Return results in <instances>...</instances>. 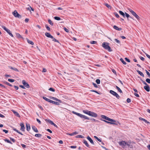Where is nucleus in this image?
I'll return each instance as SVG.
<instances>
[{"label":"nucleus","instance_id":"nucleus-22","mask_svg":"<svg viewBox=\"0 0 150 150\" xmlns=\"http://www.w3.org/2000/svg\"><path fill=\"white\" fill-rule=\"evenodd\" d=\"M81 118L84 119H85L90 120L89 118L87 117V116L83 115H82V117H81Z\"/></svg>","mask_w":150,"mask_h":150},{"label":"nucleus","instance_id":"nucleus-57","mask_svg":"<svg viewBox=\"0 0 150 150\" xmlns=\"http://www.w3.org/2000/svg\"><path fill=\"white\" fill-rule=\"evenodd\" d=\"M127 102L128 103H129L131 102V99L129 98H128L127 100Z\"/></svg>","mask_w":150,"mask_h":150},{"label":"nucleus","instance_id":"nucleus-50","mask_svg":"<svg viewBox=\"0 0 150 150\" xmlns=\"http://www.w3.org/2000/svg\"><path fill=\"white\" fill-rule=\"evenodd\" d=\"M52 39H53L52 40L53 41H54V42H59V41L55 39V38H54L53 37V38H52Z\"/></svg>","mask_w":150,"mask_h":150},{"label":"nucleus","instance_id":"nucleus-36","mask_svg":"<svg viewBox=\"0 0 150 150\" xmlns=\"http://www.w3.org/2000/svg\"><path fill=\"white\" fill-rule=\"evenodd\" d=\"M145 71L147 75L148 76V77L150 78V73L146 70H145Z\"/></svg>","mask_w":150,"mask_h":150},{"label":"nucleus","instance_id":"nucleus-8","mask_svg":"<svg viewBox=\"0 0 150 150\" xmlns=\"http://www.w3.org/2000/svg\"><path fill=\"white\" fill-rule=\"evenodd\" d=\"M89 112V115L90 116L94 117H96L97 116V115L94 112L90 111V112Z\"/></svg>","mask_w":150,"mask_h":150},{"label":"nucleus","instance_id":"nucleus-38","mask_svg":"<svg viewBox=\"0 0 150 150\" xmlns=\"http://www.w3.org/2000/svg\"><path fill=\"white\" fill-rule=\"evenodd\" d=\"M13 130L16 132H17V133H18L20 134L21 135H23V134L20 132L19 131H18V130H17V129H13Z\"/></svg>","mask_w":150,"mask_h":150},{"label":"nucleus","instance_id":"nucleus-4","mask_svg":"<svg viewBox=\"0 0 150 150\" xmlns=\"http://www.w3.org/2000/svg\"><path fill=\"white\" fill-rule=\"evenodd\" d=\"M1 27L9 34L12 37H13V35L11 33V31L9 30L6 28V27L4 26H2Z\"/></svg>","mask_w":150,"mask_h":150},{"label":"nucleus","instance_id":"nucleus-26","mask_svg":"<svg viewBox=\"0 0 150 150\" xmlns=\"http://www.w3.org/2000/svg\"><path fill=\"white\" fill-rule=\"evenodd\" d=\"M125 16H126L127 18V19H128V18L129 17L131 18H132L129 15L128 13H127L126 12H125Z\"/></svg>","mask_w":150,"mask_h":150},{"label":"nucleus","instance_id":"nucleus-25","mask_svg":"<svg viewBox=\"0 0 150 150\" xmlns=\"http://www.w3.org/2000/svg\"><path fill=\"white\" fill-rule=\"evenodd\" d=\"M83 112L85 114H88L89 115V112H90V111H88L87 110H83Z\"/></svg>","mask_w":150,"mask_h":150},{"label":"nucleus","instance_id":"nucleus-24","mask_svg":"<svg viewBox=\"0 0 150 150\" xmlns=\"http://www.w3.org/2000/svg\"><path fill=\"white\" fill-rule=\"evenodd\" d=\"M13 112L15 114V115L17 117H19L20 115L18 113V112H16V111L14 110H13Z\"/></svg>","mask_w":150,"mask_h":150},{"label":"nucleus","instance_id":"nucleus-3","mask_svg":"<svg viewBox=\"0 0 150 150\" xmlns=\"http://www.w3.org/2000/svg\"><path fill=\"white\" fill-rule=\"evenodd\" d=\"M119 144L122 146L123 148H124V147H125L127 145L129 146V144H128L127 142H125L124 141H122L121 142H118Z\"/></svg>","mask_w":150,"mask_h":150},{"label":"nucleus","instance_id":"nucleus-49","mask_svg":"<svg viewBox=\"0 0 150 150\" xmlns=\"http://www.w3.org/2000/svg\"><path fill=\"white\" fill-rule=\"evenodd\" d=\"M52 103L54 104H56V105H59V103L58 102H55V101H53Z\"/></svg>","mask_w":150,"mask_h":150},{"label":"nucleus","instance_id":"nucleus-33","mask_svg":"<svg viewBox=\"0 0 150 150\" xmlns=\"http://www.w3.org/2000/svg\"><path fill=\"white\" fill-rule=\"evenodd\" d=\"M54 19L55 20H58V21L60 20L61 19L60 18L58 17H57V16L54 17Z\"/></svg>","mask_w":150,"mask_h":150},{"label":"nucleus","instance_id":"nucleus-63","mask_svg":"<svg viewBox=\"0 0 150 150\" xmlns=\"http://www.w3.org/2000/svg\"><path fill=\"white\" fill-rule=\"evenodd\" d=\"M67 134L68 135H70V136L74 135L73 132L72 133H68Z\"/></svg>","mask_w":150,"mask_h":150},{"label":"nucleus","instance_id":"nucleus-18","mask_svg":"<svg viewBox=\"0 0 150 150\" xmlns=\"http://www.w3.org/2000/svg\"><path fill=\"white\" fill-rule=\"evenodd\" d=\"M137 71L140 75L142 76L143 77H144V75L143 74V73L142 72H141V71H140L138 70H137Z\"/></svg>","mask_w":150,"mask_h":150},{"label":"nucleus","instance_id":"nucleus-9","mask_svg":"<svg viewBox=\"0 0 150 150\" xmlns=\"http://www.w3.org/2000/svg\"><path fill=\"white\" fill-rule=\"evenodd\" d=\"M20 126H21V130L24 132L25 128L24 127V124L22 123H21L20 125Z\"/></svg>","mask_w":150,"mask_h":150},{"label":"nucleus","instance_id":"nucleus-39","mask_svg":"<svg viewBox=\"0 0 150 150\" xmlns=\"http://www.w3.org/2000/svg\"><path fill=\"white\" fill-rule=\"evenodd\" d=\"M45 26L46 28L47 29V30L49 31H50V28L47 25H45Z\"/></svg>","mask_w":150,"mask_h":150},{"label":"nucleus","instance_id":"nucleus-6","mask_svg":"<svg viewBox=\"0 0 150 150\" xmlns=\"http://www.w3.org/2000/svg\"><path fill=\"white\" fill-rule=\"evenodd\" d=\"M13 14L16 17H17L19 18H21V16L15 10L13 12Z\"/></svg>","mask_w":150,"mask_h":150},{"label":"nucleus","instance_id":"nucleus-61","mask_svg":"<svg viewBox=\"0 0 150 150\" xmlns=\"http://www.w3.org/2000/svg\"><path fill=\"white\" fill-rule=\"evenodd\" d=\"M134 95L137 97H139V95L137 93H134Z\"/></svg>","mask_w":150,"mask_h":150},{"label":"nucleus","instance_id":"nucleus-45","mask_svg":"<svg viewBox=\"0 0 150 150\" xmlns=\"http://www.w3.org/2000/svg\"><path fill=\"white\" fill-rule=\"evenodd\" d=\"M114 14L115 15V16L117 18H118L119 17V15H118V13H117L116 12H115L114 13Z\"/></svg>","mask_w":150,"mask_h":150},{"label":"nucleus","instance_id":"nucleus-10","mask_svg":"<svg viewBox=\"0 0 150 150\" xmlns=\"http://www.w3.org/2000/svg\"><path fill=\"white\" fill-rule=\"evenodd\" d=\"M45 35L48 38H53V36L51 35L49 33L46 32L45 33Z\"/></svg>","mask_w":150,"mask_h":150},{"label":"nucleus","instance_id":"nucleus-7","mask_svg":"<svg viewBox=\"0 0 150 150\" xmlns=\"http://www.w3.org/2000/svg\"><path fill=\"white\" fill-rule=\"evenodd\" d=\"M22 83L24 86L27 88H30L29 85L24 80L22 81Z\"/></svg>","mask_w":150,"mask_h":150},{"label":"nucleus","instance_id":"nucleus-12","mask_svg":"<svg viewBox=\"0 0 150 150\" xmlns=\"http://www.w3.org/2000/svg\"><path fill=\"white\" fill-rule=\"evenodd\" d=\"M32 127L33 130L36 132H38V130L37 129L36 127L34 126H32Z\"/></svg>","mask_w":150,"mask_h":150},{"label":"nucleus","instance_id":"nucleus-35","mask_svg":"<svg viewBox=\"0 0 150 150\" xmlns=\"http://www.w3.org/2000/svg\"><path fill=\"white\" fill-rule=\"evenodd\" d=\"M48 22L51 25H52V26L53 25V23L52 22V21H51V20L49 19L48 20Z\"/></svg>","mask_w":150,"mask_h":150},{"label":"nucleus","instance_id":"nucleus-53","mask_svg":"<svg viewBox=\"0 0 150 150\" xmlns=\"http://www.w3.org/2000/svg\"><path fill=\"white\" fill-rule=\"evenodd\" d=\"M49 90L50 91H52L53 92H54L55 91L54 89L52 88H50Z\"/></svg>","mask_w":150,"mask_h":150},{"label":"nucleus","instance_id":"nucleus-54","mask_svg":"<svg viewBox=\"0 0 150 150\" xmlns=\"http://www.w3.org/2000/svg\"><path fill=\"white\" fill-rule=\"evenodd\" d=\"M50 124L52 125H53L54 126L56 127H57V125L55 124L54 122H50Z\"/></svg>","mask_w":150,"mask_h":150},{"label":"nucleus","instance_id":"nucleus-60","mask_svg":"<svg viewBox=\"0 0 150 150\" xmlns=\"http://www.w3.org/2000/svg\"><path fill=\"white\" fill-rule=\"evenodd\" d=\"M64 30L66 31V32H67L68 33L69 32V30L68 29H67L65 27H64Z\"/></svg>","mask_w":150,"mask_h":150},{"label":"nucleus","instance_id":"nucleus-46","mask_svg":"<svg viewBox=\"0 0 150 150\" xmlns=\"http://www.w3.org/2000/svg\"><path fill=\"white\" fill-rule=\"evenodd\" d=\"M96 82L98 84H99L100 83V80L99 79H97L96 80Z\"/></svg>","mask_w":150,"mask_h":150},{"label":"nucleus","instance_id":"nucleus-20","mask_svg":"<svg viewBox=\"0 0 150 150\" xmlns=\"http://www.w3.org/2000/svg\"><path fill=\"white\" fill-rule=\"evenodd\" d=\"M113 28L117 30H121V28H119L116 25H114L113 27Z\"/></svg>","mask_w":150,"mask_h":150},{"label":"nucleus","instance_id":"nucleus-48","mask_svg":"<svg viewBox=\"0 0 150 150\" xmlns=\"http://www.w3.org/2000/svg\"><path fill=\"white\" fill-rule=\"evenodd\" d=\"M146 81L149 83H150V79H146Z\"/></svg>","mask_w":150,"mask_h":150},{"label":"nucleus","instance_id":"nucleus-62","mask_svg":"<svg viewBox=\"0 0 150 150\" xmlns=\"http://www.w3.org/2000/svg\"><path fill=\"white\" fill-rule=\"evenodd\" d=\"M70 147L72 149H75L76 148V146H70Z\"/></svg>","mask_w":150,"mask_h":150},{"label":"nucleus","instance_id":"nucleus-13","mask_svg":"<svg viewBox=\"0 0 150 150\" xmlns=\"http://www.w3.org/2000/svg\"><path fill=\"white\" fill-rule=\"evenodd\" d=\"M144 88L147 91L149 92L150 91V88L148 85L145 86Z\"/></svg>","mask_w":150,"mask_h":150},{"label":"nucleus","instance_id":"nucleus-5","mask_svg":"<svg viewBox=\"0 0 150 150\" xmlns=\"http://www.w3.org/2000/svg\"><path fill=\"white\" fill-rule=\"evenodd\" d=\"M110 93L113 95L114 96H115L117 98L119 99L120 98L119 96L115 92L112 90H110Z\"/></svg>","mask_w":150,"mask_h":150},{"label":"nucleus","instance_id":"nucleus-19","mask_svg":"<svg viewBox=\"0 0 150 150\" xmlns=\"http://www.w3.org/2000/svg\"><path fill=\"white\" fill-rule=\"evenodd\" d=\"M119 13L122 16H123V17H125V13H124L122 11H119Z\"/></svg>","mask_w":150,"mask_h":150},{"label":"nucleus","instance_id":"nucleus-43","mask_svg":"<svg viewBox=\"0 0 150 150\" xmlns=\"http://www.w3.org/2000/svg\"><path fill=\"white\" fill-rule=\"evenodd\" d=\"M139 119L140 120L143 121H144L145 122H148L146 120L143 118H142L141 117H139Z\"/></svg>","mask_w":150,"mask_h":150},{"label":"nucleus","instance_id":"nucleus-29","mask_svg":"<svg viewBox=\"0 0 150 150\" xmlns=\"http://www.w3.org/2000/svg\"><path fill=\"white\" fill-rule=\"evenodd\" d=\"M16 36L17 38H22V36L18 33H17L16 34Z\"/></svg>","mask_w":150,"mask_h":150},{"label":"nucleus","instance_id":"nucleus-21","mask_svg":"<svg viewBox=\"0 0 150 150\" xmlns=\"http://www.w3.org/2000/svg\"><path fill=\"white\" fill-rule=\"evenodd\" d=\"M51 98L53 99L54 100H55L56 101H58L60 103H61V101L60 100L56 98H54V97H52Z\"/></svg>","mask_w":150,"mask_h":150},{"label":"nucleus","instance_id":"nucleus-14","mask_svg":"<svg viewBox=\"0 0 150 150\" xmlns=\"http://www.w3.org/2000/svg\"><path fill=\"white\" fill-rule=\"evenodd\" d=\"M87 139L92 144H94L93 141L90 137L88 136L87 137Z\"/></svg>","mask_w":150,"mask_h":150},{"label":"nucleus","instance_id":"nucleus-47","mask_svg":"<svg viewBox=\"0 0 150 150\" xmlns=\"http://www.w3.org/2000/svg\"><path fill=\"white\" fill-rule=\"evenodd\" d=\"M8 81L10 82H13L15 80H14L13 79H8Z\"/></svg>","mask_w":150,"mask_h":150},{"label":"nucleus","instance_id":"nucleus-31","mask_svg":"<svg viewBox=\"0 0 150 150\" xmlns=\"http://www.w3.org/2000/svg\"><path fill=\"white\" fill-rule=\"evenodd\" d=\"M120 60L124 64H126V62L123 59L120 58Z\"/></svg>","mask_w":150,"mask_h":150},{"label":"nucleus","instance_id":"nucleus-64","mask_svg":"<svg viewBox=\"0 0 150 150\" xmlns=\"http://www.w3.org/2000/svg\"><path fill=\"white\" fill-rule=\"evenodd\" d=\"M112 71L115 74H116V71L114 69H112Z\"/></svg>","mask_w":150,"mask_h":150},{"label":"nucleus","instance_id":"nucleus-42","mask_svg":"<svg viewBox=\"0 0 150 150\" xmlns=\"http://www.w3.org/2000/svg\"><path fill=\"white\" fill-rule=\"evenodd\" d=\"M4 141L5 142H6L8 143L11 144H12V143L11 142L10 140H9L8 139H6L4 140Z\"/></svg>","mask_w":150,"mask_h":150},{"label":"nucleus","instance_id":"nucleus-27","mask_svg":"<svg viewBox=\"0 0 150 150\" xmlns=\"http://www.w3.org/2000/svg\"><path fill=\"white\" fill-rule=\"evenodd\" d=\"M116 89L118 90V91L120 93H122V91L121 90V89L117 86H116Z\"/></svg>","mask_w":150,"mask_h":150},{"label":"nucleus","instance_id":"nucleus-16","mask_svg":"<svg viewBox=\"0 0 150 150\" xmlns=\"http://www.w3.org/2000/svg\"><path fill=\"white\" fill-rule=\"evenodd\" d=\"M106 120L110 122H116L115 120L110 119L108 117H107Z\"/></svg>","mask_w":150,"mask_h":150},{"label":"nucleus","instance_id":"nucleus-40","mask_svg":"<svg viewBox=\"0 0 150 150\" xmlns=\"http://www.w3.org/2000/svg\"><path fill=\"white\" fill-rule=\"evenodd\" d=\"M94 138L96 139L98 141H99V142H101V140L100 139H99L96 136H94Z\"/></svg>","mask_w":150,"mask_h":150},{"label":"nucleus","instance_id":"nucleus-23","mask_svg":"<svg viewBox=\"0 0 150 150\" xmlns=\"http://www.w3.org/2000/svg\"><path fill=\"white\" fill-rule=\"evenodd\" d=\"M110 125H113V126L117 125H118V124L117 122H107Z\"/></svg>","mask_w":150,"mask_h":150},{"label":"nucleus","instance_id":"nucleus-56","mask_svg":"<svg viewBox=\"0 0 150 150\" xmlns=\"http://www.w3.org/2000/svg\"><path fill=\"white\" fill-rule=\"evenodd\" d=\"M141 81H142V83L146 85L145 86L148 85L147 84V83L145 81H144L143 80H142Z\"/></svg>","mask_w":150,"mask_h":150},{"label":"nucleus","instance_id":"nucleus-44","mask_svg":"<svg viewBox=\"0 0 150 150\" xmlns=\"http://www.w3.org/2000/svg\"><path fill=\"white\" fill-rule=\"evenodd\" d=\"M97 43V42L94 41H91L90 43L91 44H96Z\"/></svg>","mask_w":150,"mask_h":150},{"label":"nucleus","instance_id":"nucleus-17","mask_svg":"<svg viewBox=\"0 0 150 150\" xmlns=\"http://www.w3.org/2000/svg\"><path fill=\"white\" fill-rule=\"evenodd\" d=\"M83 143L85 144L86 146L88 147H89V145L88 144L87 141L85 140H83Z\"/></svg>","mask_w":150,"mask_h":150},{"label":"nucleus","instance_id":"nucleus-55","mask_svg":"<svg viewBox=\"0 0 150 150\" xmlns=\"http://www.w3.org/2000/svg\"><path fill=\"white\" fill-rule=\"evenodd\" d=\"M93 85L95 88H97L98 87L97 85L94 83H93Z\"/></svg>","mask_w":150,"mask_h":150},{"label":"nucleus","instance_id":"nucleus-34","mask_svg":"<svg viewBox=\"0 0 150 150\" xmlns=\"http://www.w3.org/2000/svg\"><path fill=\"white\" fill-rule=\"evenodd\" d=\"M35 136L36 137H41L42 135L39 134H35Z\"/></svg>","mask_w":150,"mask_h":150},{"label":"nucleus","instance_id":"nucleus-32","mask_svg":"<svg viewBox=\"0 0 150 150\" xmlns=\"http://www.w3.org/2000/svg\"><path fill=\"white\" fill-rule=\"evenodd\" d=\"M27 42L31 44V45H33L34 44V43L33 42L31 41L30 40L28 39H27Z\"/></svg>","mask_w":150,"mask_h":150},{"label":"nucleus","instance_id":"nucleus-28","mask_svg":"<svg viewBox=\"0 0 150 150\" xmlns=\"http://www.w3.org/2000/svg\"><path fill=\"white\" fill-rule=\"evenodd\" d=\"M105 5L108 8L110 9L111 8V7L110 6V5H109L107 3H105Z\"/></svg>","mask_w":150,"mask_h":150},{"label":"nucleus","instance_id":"nucleus-11","mask_svg":"<svg viewBox=\"0 0 150 150\" xmlns=\"http://www.w3.org/2000/svg\"><path fill=\"white\" fill-rule=\"evenodd\" d=\"M72 112L73 114L77 115V116L80 117L81 118L82 117V114H81L79 113H78V112H76L74 111H72Z\"/></svg>","mask_w":150,"mask_h":150},{"label":"nucleus","instance_id":"nucleus-30","mask_svg":"<svg viewBox=\"0 0 150 150\" xmlns=\"http://www.w3.org/2000/svg\"><path fill=\"white\" fill-rule=\"evenodd\" d=\"M10 69H12V70H14V71H18V70L17 68H14V67H10Z\"/></svg>","mask_w":150,"mask_h":150},{"label":"nucleus","instance_id":"nucleus-58","mask_svg":"<svg viewBox=\"0 0 150 150\" xmlns=\"http://www.w3.org/2000/svg\"><path fill=\"white\" fill-rule=\"evenodd\" d=\"M125 59L126 61L127 62H130V60H129V59L127 58H125Z\"/></svg>","mask_w":150,"mask_h":150},{"label":"nucleus","instance_id":"nucleus-52","mask_svg":"<svg viewBox=\"0 0 150 150\" xmlns=\"http://www.w3.org/2000/svg\"><path fill=\"white\" fill-rule=\"evenodd\" d=\"M5 83L7 85L9 86H12V85L11 84L7 82H6Z\"/></svg>","mask_w":150,"mask_h":150},{"label":"nucleus","instance_id":"nucleus-37","mask_svg":"<svg viewBox=\"0 0 150 150\" xmlns=\"http://www.w3.org/2000/svg\"><path fill=\"white\" fill-rule=\"evenodd\" d=\"M76 137L83 138H84V137L83 136L81 135H78L76 136Z\"/></svg>","mask_w":150,"mask_h":150},{"label":"nucleus","instance_id":"nucleus-1","mask_svg":"<svg viewBox=\"0 0 150 150\" xmlns=\"http://www.w3.org/2000/svg\"><path fill=\"white\" fill-rule=\"evenodd\" d=\"M102 47L105 49L108 50L109 52H111L112 50L109 46V44L107 42H104L102 44Z\"/></svg>","mask_w":150,"mask_h":150},{"label":"nucleus","instance_id":"nucleus-2","mask_svg":"<svg viewBox=\"0 0 150 150\" xmlns=\"http://www.w3.org/2000/svg\"><path fill=\"white\" fill-rule=\"evenodd\" d=\"M127 9L132 13V14L137 18V20H139L140 19V17L133 10L129 8H128Z\"/></svg>","mask_w":150,"mask_h":150},{"label":"nucleus","instance_id":"nucleus-15","mask_svg":"<svg viewBox=\"0 0 150 150\" xmlns=\"http://www.w3.org/2000/svg\"><path fill=\"white\" fill-rule=\"evenodd\" d=\"M26 128L27 130L28 131H29L30 129V125L28 124H26Z\"/></svg>","mask_w":150,"mask_h":150},{"label":"nucleus","instance_id":"nucleus-41","mask_svg":"<svg viewBox=\"0 0 150 150\" xmlns=\"http://www.w3.org/2000/svg\"><path fill=\"white\" fill-rule=\"evenodd\" d=\"M101 117L102 118L105 119L106 120L107 117L105 115H101Z\"/></svg>","mask_w":150,"mask_h":150},{"label":"nucleus","instance_id":"nucleus-51","mask_svg":"<svg viewBox=\"0 0 150 150\" xmlns=\"http://www.w3.org/2000/svg\"><path fill=\"white\" fill-rule=\"evenodd\" d=\"M43 98L47 101H48L49 99L47 98L46 97L44 96L43 97Z\"/></svg>","mask_w":150,"mask_h":150},{"label":"nucleus","instance_id":"nucleus-59","mask_svg":"<svg viewBox=\"0 0 150 150\" xmlns=\"http://www.w3.org/2000/svg\"><path fill=\"white\" fill-rule=\"evenodd\" d=\"M115 42L118 43H120V41L119 40H118L117 39H115Z\"/></svg>","mask_w":150,"mask_h":150}]
</instances>
